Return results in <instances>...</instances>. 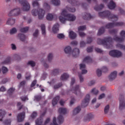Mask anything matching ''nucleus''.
Masks as SVG:
<instances>
[{"label":"nucleus","instance_id":"nucleus-41","mask_svg":"<svg viewBox=\"0 0 125 125\" xmlns=\"http://www.w3.org/2000/svg\"><path fill=\"white\" fill-rule=\"evenodd\" d=\"M104 8V5L103 4H101L99 7H95L94 9L97 11H98V10H101V9H102Z\"/></svg>","mask_w":125,"mask_h":125},{"label":"nucleus","instance_id":"nucleus-51","mask_svg":"<svg viewBox=\"0 0 125 125\" xmlns=\"http://www.w3.org/2000/svg\"><path fill=\"white\" fill-rule=\"evenodd\" d=\"M95 50L96 52H98V53H103V51L99 48H95Z\"/></svg>","mask_w":125,"mask_h":125},{"label":"nucleus","instance_id":"nucleus-21","mask_svg":"<svg viewBox=\"0 0 125 125\" xmlns=\"http://www.w3.org/2000/svg\"><path fill=\"white\" fill-rule=\"evenodd\" d=\"M56 16V15H54L52 14H48L46 16V19L48 21H52V20H53V18Z\"/></svg>","mask_w":125,"mask_h":125},{"label":"nucleus","instance_id":"nucleus-3","mask_svg":"<svg viewBox=\"0 0 125 125\" xmlns=\"http://www.w3.org/2000/svg\"><path fill=\"white\" fill-rule=\"evenodd\" d=\"M99 15L100 17H102V18L105 17L106 18H108L109 20L111 19L113 22L114 21H117V20H118V16L111 14L109 11L99 13Z\"/></svg>","mask_w":125,"mask_h":125},{"label":"nucleus","instance_id":"nucleus-38","mask_svg":"<svg viewBox=\"0 0 125 125\" xmlns=\"http://www.w3.org/2000/svg\"><path fill=\"white\" fill-rule=\"evenodd\" d=\"M2 73L3 74H6V73H7L8 72V69L6 67L3 66L2 67Z\"/></svg>","mask_w":125,"mask_h":125},{"label":"nucleus","instance_id":"nucleus-22","mask_svg":"<svg viewBox=\"0 0 125 125\" xmlns=\"http://www.w3.org/2000/svg\"><path fill=\"white\" fill-rule=\"evenodd\" d=\"M117 78V71H114L109 76V80H114Z\"/></svg>","mask_w":125,"mask_h":125},{"label":"nucleus","instance_id":"nucleus-13","mask_svg":"<svg viewBox=\"0 0 125 125\" xmlns=\"http://www.w3.org/2000/svg\"><path fill=\"white\" fill-rule=\"evenodd\" d=\"M90 98V96L89 94H87L84 99V100L82 101V107H86L87 105H88V103H89V99Z\"/></svg>","mask_w":125,"mask_h":125},{"label":"nucleus","instance_id":"nucleus-42","mask_svg":"<svg viewBox=\"0 0 125 125\" xmlns=\"http://www.w3.org/2000/svg\"><path fill=\"white\" fill-rule=\"evenodd\" d=\"M109 33L111 35H116L117 33H118V30L117 29H112L111 30H109Z\"/></svg>","mask_w":125,"mask_h":125},{"label":"nucleus","instance_id":"nucleus-31","mask_svg":"<svg viewBox=\"0 0 125 125\" xmlns=\"http://www.w3.org/2000/svg\"><path fill=\"white\" fill-rule=\"evenodd\" d=\"M51 2L52 4H54V5H55L56 6L60 4V0H52Z\"/></svg>","mask_w":125,"mask_h":125},{"label":"nucleus","instance_id":"nucleus-34","mask_svg":"<svg viewBox=\"0 0 125 125\" xmlns=\"http://www.w3.org/2000/svg\"><path fill=\"white\" fill-rule=\"evenodd\" d=\"M18 37L20 38L21 42H24L25 41V39H26V36H25L24 34H20L18 35Z\"/></svg>","mask_w":125,"mask_h":125},{"label":"nucleus","instance_id":"nucleus-11","mask_svg":"<svg viewBox=\"0 0 125 125\" xmlns=\"http://www.w3.org/2000/svg\"><path fill=\"white\" fill-rule=\"evenodd\" d=\"M124 25L123 22H113L112 23H109L105 26L106 29H111L116 26H123Z\"/></svg>","mask_w":125,"mask_h":125},{"label":"nucleus","instance_id":"nucleus-6","mask_svg":"<svg viewBox=\"0 0 125 125\" xmlns=\"http://www.w3.org/2000/svg\"><path fill=\"white\" fill-rule=\"evenodd\" d=\"M16 1H19L20 3L21 4L22 7L21 9L23 11H29L31 7L30 4L26 0H16Z\"/></svg>","mask_w":125,"mask_h":125},{"label":"nucleus","instance_id":"nucleus-60","mask_svg":"<svg viewBox=\"0 0 125 125\" xmlns=\"http://www.w3.org/2000/svg\"><path fill=\"white\" fill-rule=\"evenodd\" d=\"M67 10H69L70 12H75V11H76V9H75V8H69L67 9Z\"/></svg>","mask_w":125,"mask_h":125},{"label":"nucleus","instance_id":"nucleus-56","mask_svg":"<svg viewBox=\"0 0 125 125\" xmlns=\"http://www.w3.org/2000/svg\"><path fill=\"white\" fill-rule=\"evenodd\" d=\"M14 90H15V89L13 88H10L8 90V93L9 94H10L11 93H12V92H13V91H14Z\"/></svg>","mask_w":125,"mask_h":125},{"label":"nucleus","instance_id":"nucleus-25","mask_svg":"<svg viewBox=\"0 0 125 125\" xmlns=\"http://www.w3.org/2000/svg\"><path fill=\"white\" fill-rule=\"evenodd\" d=\"M93 118V115L91 114H89L86 116L84 118V122H87V121H89Z\"/></svg>","mask_w":125,"mask_h":125},{"label":"nucleus","instance_id":"nucleus-36","mask_svg":"<svg viewBox=\"0 0 125 125\" xmlns=\"http://www.w3.org/2000/svg\"><path fill=\"white\" fill-rule=\"evenodd\" d=\"M29 30V27H23L21 29V33H26V32H28Z\"/></svg>","mask_w":125,"mask_h":125},{"label":"nucleus","instance_id":"nucleus-23","mask_svg":"<svg viewBox=\"0 0 125 125\" xmlns=\"http://www.w3.org/2000/svg\"><path fill=\"white\" fill-rule=\"evenodd\" d=\"M92 62V60L89 56L86 57L83 60V63H87V64L91 63Z\"/></svg>","mask_w":125,"mask_h":125},{"label":"nucleus","instance_id":"nucleus-14","mask_svg":"<svg viewBox=\"0 0 125 125\" xmlns=\"http://www.w3.org/2000/svg\"><path fill=\"white\" fill-rule=\"evenodd\" d=\"M71 91L76 95H82V93L81 92V90L80 89V86H79V85H77L74 87H73L71 89Z\"/></svg>","mask_w":125,"mask_h":125},{"label":"nucleus","instance_id":"nucleus-61","mask_svg":"<svg viewBox=\"0 0 125 125\" xmlns=\"http://www.w3.org/2000/svg\"><path fill=\"white\" fill-rule=\"evenodd\" d=\"M79 79L80 80V82L83 83V78L82 74H79Z\"/></svg>","mask_w":125,"mask_h":125},{"label":"nucleus","instance_id":"nucleus-16","mask_svg":"<svg viewBox=\"0 0 125 125\" xmlns=\"http://www.w3.org/2000/svg\"><path fill=\"white\" fill-rule=\"evenodd\" d=\"M18 122L19 123H21V122H23L24 121V119H25V112H23L18 114Z\"/></svg>","mask_w":125,"mask_h":125},{"label":"nucleus","instance_id":"nucleus-57","mask_svg":"<svg viewBox=\"0 0 125 125\" xmlns=\"http://www.w3.org/2000/svg\"><path fill=\"white\" fill-rule=\"evenodd\" d=\"M43 7H45V8H47V9H49V8H50V6L48 4H47V3H44Z\"/></svg>","mask_w":125,"mask_h":125},{"label":"nucleus","instance_id":"nucleus-46","mask_svg":"<svg viewBox=\"0 0 125 125\" xmlns=\"http://www.w3.org/2000/svg\"><path fill=\"white\" fill-rule=\"evenodd\" d=\"M58 73H59V70L56 69L52 71V74L54 75V76H56V75L58 74Z\"/></svg>","mask_w":125,"mask_h":125},{"label":"nucleus","instance_id":"nucleus-18","mask_svg":"<svg viewBox=\"0 0 125 125\" xmlns=\"http://www.w3.org/2000/svg\"><path fill=\"white\" fill-rule=\"evenodd\" d=\"M52 31L54 34H56V33H58V31H59V24L58 23L55 24L53 26Z\"/></svg>","mask_w":125,"mask_h":125},{"label":"nucleus","instance_id":"nucleus-62","mask_svg":"<svg viewBox=\"0 0 125 125\" xmlns=\"http://www.w3.org/2000/svg\"><path fill=\"white\" fill-rule=\"evenodd\" d=\"M37 84V80H34L31 83V87H34L35 85Z\"/></svg>","mask_w":125,"mask_h":125},{"label":"nucleus","instance_id":"nucleus-19","mask_svg":"<svg viewBox=\"0 0 125 125\" xmlns=\"http://www.w3.org/2000/svg\"><path fill=\"white\" fill-rule=\"evenodd\" d=\"M109 9H114L116 7V3L114 2L113 0H111L107 5Z\"/></svg>","mask_w":125,"mask_h":125},{"label":"nucleus","instance_id":"nucleus-7","mask_svg":"<svg viewBox=\"0 0 125 125\" xmlns=\"http://www.w3.org/2000/svg\"><path fill=\"white\" fill-rule=\"evenodd\" d=\"M59 112L60 115L58 117L57 121L59 124L61 125V124H63V122H64V118H63V116L61 115V114H66V113H67V109L64 108H60L59 109Z\"/></svg>","mask_w":125,"mask_h":125},{"label":"nucleus","instance_id":"nucleus-48","mask_svg":"<svg viewBox=\"0 0 125 125\" xmlns=\"http://www.w3.org/2000/svg\"><path fill=\"white\" fill-rule=\"evenodd\" d=\"M65 37V36L64 35V34H59L57 35V38L58 39H64V38Z\"/></svg>","mask_w":125,"mask_h":125},{"label":"nucleus","instance_id":"nucleus-58","mask_svg":"<svg viewBox=\"0 0 125 125\" xmlns=\"http://www.w3.org/2000/svg\"><path fill=\"white\" fill-rule=\"evenodd\" d=\"M33 36L34 37H35L39 36V30L38 29H36L35 30V33L33 34Z\"/></svg>","mask_w":125,"mask_h":125},{"label":"nucleus","instance_id":"nucleus-26","mask_svg":"<svg viewBox=\"0 0 125 125\" xmlns=\"http://www.w3.org/2000/svg\"><path fill=\"white\" fill-rule=\"evenodd\" d=\"M92 17L90 15V14L86 13L84 14V16L83 17V19L84 20H89L90 19H91Z\"/></svg>","mask_w":125,"mask_h":125},{"label":"nucleus","instance_id":"nucleus-50","mask_svg":"<svg viewBox=\"0 0 125 125\" xmlns=\"http://www.w3.org/2000/svg\"><path fill=\"white\" fill-rule=\"evenodd\" d=\"M9 63H10V59L8 58L2 62V64H9Z\"/></svg>","mask_w":125,"mask_h":125},{"label":"nucleus","instance_id":"nucleus-47","mask_svg":"<svg viewBox=\"0 0 125 125\" xmlns=\"http://www.w3.org/2000/svg\"><path fill=\"white\" fill-rule=\"evenodd\" d=\"M28 65H30L31 67H35L36 65V63L33 61H29L28 62Z\"/></svg>","mask_w":125,"mask_h":125},{"label":"nucleus","instance_id":"nucleus-5","mask_svg":"<svg viewBox=\"0 0 125 125\" xmlns=\"http://www.w3.org/2000/svg\"><path fill=\"white\" fill-rule=\"evenodd\" d=\"M45 12L42 9L38 8L37 10L33 9L32 11V14L33 16H37L38 14L39 18L40 19H42L44 17V14Z\"/></svg>","mask_w":125,"mask_h":125},{"label":"nucleus","instance_id":"nucleus-4","mask_svg":"<svg viewBox=\"0 0 125 125\" xmlns=\"http://www.w3.org/2000/svg\"><path fill=\"white\" fill-rule=\"evenodd\" d=\"M64 52L66 54H72L73 57H78L80 55V50L78 48L74 49L72 52V49L70 46H67L64 48Z\"/></svg>","mask_w":125,"mask_h":125},{"label":"nucleus","instance_id":"nucleus-40","mask_svg":"<svg viewBox=\"0 0 125 125\" xmlns=\"http://www.w3.org/2000/svg\"><path fill=\"white\" fill-rule=\"evenodd\" d=\"M53 59V55L52 53H49L48 55V61L50 62Z\"/></svg>","mask_w":125,"mask_h":125},{"label":"nucleus","instance_id":"nucleus-24","mask_svg":"<svg viewBox=\"0 0 125 125\" xmlns=\"http://www.w3.org/2000/svg\"><path fill=\"white\" fill-rule=\"evenodd\" d=\"M7 25H14L15 24V20L12 18H9L7 21Z\"/></svg>","mask_w":125,"mask_h":125},{"label":"nucleus","instance_id":"nucleus-43","mask_svg":"<svg viewBox=\"0 0 125 125\" xmlns=\"http://www.w3.org/2000/svg\"><path fill=\"white\" fill-rule=\"evenodd\" d=\"M91 92V93H93V94H95V95H96L97 94H98L99 91L95 88H93V89H92Z\"/></svg>","mask_w":125,"mask_h":125},{"label":"nucleus","instance_id":"nucleus-63","mask_svg":"<svg viewBox=\"0 0 125 125\" xmlns=\"http://www.w3.org/2000/svg\"><path fill=\"white\" fill-rule=\"evenodd\" d=\"M102 71L104 72H107V71H108V68L106 66H104L102 68Z\"/></svg>","mask_w":125,"mask_h":125},{"label":"nucleus","instance_id":"nucleus-27","mask_svg":"<svg viewBox=\"0 0 125 125\" xmlns=\"http://www.w3.org/2000/svg\"><path fill=\"white\" fill-rule=\"evenodd\" d=\"M5 116V111L3 110L0 109V122L2 121V118Z\"/></svg>","mask_w":125,"mask_h":125},{"label":"nucleus","instance_id":"nucleus-29","mask_svg":"<svg viewBox=\"0 0 125 125\" xmlns=\"http://www.w3.org/2000/svg\"><path fill=\"white\" fill-rule=\"evenodd\" d=\"M59 96H57L55 98L53 99L52 101V105L53 106H55L56 104H57L58 101H59Z\"/></svg>","mask_w":125,"mask_h":125},{"label":"nucleus","instance_id":"nucleus-28","mask_svg":"<svg viewBox=\"0 0 125 125\" xmlns=\"http://www.w3.org/2000/svg\"><path fill=\"white\" fill-rule=\"evenodd\" d=\"M69 78V75L67 73H64L62 74L61 77V80L62 81H66Z\"/></svg>","mask_w":125,"mask_h":125},{"label":"nucleus","instance_id":"nucleus-49","mask_svg":"<svg viewBox=\"0 0 125 125\" xmlns=\"http://www.w3.org/2000/svg\"><path fill=\"white\" fill-rule=\"evenodd\" d=\"M116 46L117 47H119L120 48H121V49H124V50H125V46L120 44H117Z\"/></svg>","mask_w":125,"mask_h":125},{"label":"nucleus","instance_id":"nucleus-32","mask_svg":"<svg viewBox=\"0 0 125 125\" xmlns=\"http://www.w3.org/2000/svg\"><path fill=\"white\" fill-rule=\"evenodd\" d=\"M104 32H105V29L104 28V27H102L99 30L97 35L98 36H101L102 34H104Z\"/></svg>","mask_w":125,"mask_h":125},{"label":"nucleus","instance_id":"nucleus-64","mask_svg":"<svg viewBox=\"0 0 125 125\" xmlns=\"http://www.w3.org/2000/svg\"><path fill=\"white\" fill-rule=\"evenodd\" d=\"M104 97H105V94L103 93L99 96L98 99H102L103 98H104Z\"/></svg>","mask_w":125,"mask_h":125},{"label":"nucleus","instance_id":"nucleus-20","mask_svg":"<svg viewBox=\"0 0 125 125\" xmlns=\"http://www.w3.org/2000/svg\"><path fill=\"white\" fill-rule=\"evenodd\" d=\"M69 38L71 40H75V39L77 38V34H76V33L74 32V31H69Z\"/></svg>","mask_w":125,"mask_h":125},{"label":"nucleus","instance_id":"nucleus-10","mask_svg":"<svg viewBox=\"0 0 125 125\" xmlns=\"http://www.w3.org/2000/svg\"><path fill=\"white\" fill-rule=\"evenodd\" d=\"M120 36L121 38H119V37L115 36L114 37V40L115 42H123L124 40H125V31L122 30L120 33Z\"/></svg>","mask_w":125,"mask_h":125},{"label":"nucleus","instance_id":"nucleus-44","mask_svg":"<svg viewBox=\"0 0 125 125\" xmlns=\"http://www.w3.org/2000/svg\"><path fill=\"white\" fill-rule=\"evenodd\" d=\"M110 109V106L109 105H107L104 107V113L105 114H107L109 112V110Z\"/></svg>","mask_w":125,"mask_h":125},{"label":"nucleus","instance_id":"nucleus-9","mask_svg":"<svg viewBox=\"0 0 125 125\" xmlns=\"http://www.w3.org/2000/svg\"><path fill=\"white\" fill-rule=\"evenodd\" d=\"M109 55L112 57H121L123 54L119 50H113L109 52Z\"/></svg>","mask_w":125,"mask_h":125},{"label":"nucleus","instance_id":"nucleus-33","mask_svg":"<svg viewBox=\"0 0 125 125\" xmlns=\"http://www.w3.org/2000/svg\"><path fill=\"white\" fill-rule=\"evenodd\" d=\"M41 30L42 31V34L43 36H45V26L44 24H42L41 26Z\"/></svg>","mask_w":125,"mask_h":125},{"label":"nucleus","instance_id":"nucleus-2","mask_svg":"<svg viewBox=\"0 0 125 125\" xmlns=\"http://www.w3.org/2000/svg\"><path fill=\"white\" fill-rule=\"evenodd\" d=\"M98 44H103L106 48H112L113 47V39L110 37H107L104 40L98 39L97 41Z\"/></svg>","mask_w":125,"mask_h":125},{"label":"nucleus","instance_id":"nucleus-30","mask_svg":"<svg viewBox=\"0 0 125 125\" xmlns=\"http://www.w3.org/2000/svg\"><path fill=\"white\" fill-rule=\"evenodd\" d=\"M81 112V107L80 106L77 107L73 110V115H77Z\"/></svg>","mask_w":125,"mask_h":125},{"label":"nucleus","instance_id":"nucleus-39","mask_svg":"<svg viewBox=\"0 0 125 125\" xmlns=\"http://www.w3.org/2000/svg\"><path fill=\"white\" fill-rule=\"evenodd\" d=\"M17 32V29H16V28H13L10 31V35H13V34H15Z\"/></svg>","mask_w":125,"mask_h":125},{"label":"nucleus","instance_id":"nucleus-59","mask_svg":"<svg viewBox=\"0 0 125 125\" xmlns=\"http://www.w3.org/2000/svg\"><path fill=\"white\" fill-rule=\"evenodd\" d=\"M21 101H26V100H28V97L27 96L21 97Z\"/></svg>","mask_w":125,"mask_h":125},{"label":"nucleus","instance_id":"nucleus-15","mask_svg":"<svg viewBox=\"0 0 125 125\" xmlns=\"http://www.w3.org/2000/svg\"><path fill=\"white\" fill-rule=\"evenodd\" d=\"M86 29V26L85 25L81 26L78 27V32L79 33V35L81 38H83V37H85V34L82 32L83 31H84V30Z\"/></svg>","mask_w":125,"mask_h":125},{"label":"nucleus","instance_id":"nucleus-1","mask_svg":"<svg viewBox=\"0 0 125 125\" xmlns=\"http://www.w3.org/2000/svg\"><path fill=\"white\" fill-rule=\"evenodd\" d=\"M67 10H63L61 16L59 17V20L61 23L64 24L66 21H75L76 17L73 15L68 14Z\"/></svg>","mask_w":125,"mask_h":125},{"label":"nucleus","instance_id":"nucleus-45","mask_svg":"<svg viewBox=\"0 0 125 125\" xmlns=\"http://www.w3.org/2000/svg\"><path fill=\"white\" fill-rule=\"evenodd\" d=\"M96 73L98 77H100L102 75V70H101V69H98L97 70Z\"/></svg>","mask_w":125,"mask_h":125},{"label":"nucleus","instance_id":"nucleus-54","mask_svg":"<svg viewBox=\"0 0 125 125\" xmlns=\"http://www.w3.org/2000/svg\"><path fill=\"white\" fill-rule=\"evenodd\" d=\"M62 86V83H60L59 84H57V85H55L54 86V89H57V88H59V87H61V86Z\"/></svg>","mask_w":125,"mask_h":125},{"label":"nucleus","instance_id":"nucleus-17","mask_svg":"<svg viewBox=\"0 0 125 125\" xmlns=\"http://www.w3.org/2000/svg\"><path fill=\"white\" fill-rule=\"evenodd\" d=\"M86 67L85 64L83 63L80 64V69L82 70V75H84L87 73V70L85 69Z\"/></svg>","mask_w":125,"mask_h":125},{"label":"nucleus","instance_id":"nucleus-55","mask_svg":"<svg viewBox=\"0 0 125 125\" xmlns=\"http://www.w3.org/2000/svg\"><path fill=\"white\" fill-rule=\"evenodd\" d=\"M93 50V47H89L87 48V52H92Z\"/></svg>","mask_w":125,"mask_h":125},{"label":"nucleus","instance_id":"nucleus-8","mask_svg":"<svg viewBox=\"0 0 125 125\" xmlns=\"http://www.w3.org/2000/svg\"><path fill=\"white\" fill-rule=\"evenodd\" d=\"M21 12L20 11V8H15L13 9H12L8 13V16L9 17L11 16H19L20 15Z\"/></svg>","mask_w":125,"mask_h":125},{"label":"nucleus","instance_id":"nucleus-37","mask_svg":"<svg viewBox=\"0 0 125 125\" xmlns=\"http://www.w3.org/2000/svg\"><path fill=\"white\" fill-rule=\"evenodd\" d=\"M3 124L4 125H10L11 124V120H6L3 122Z\"/></svg>","mask_w":125,"mask_h":125},{"label":"nucleus","instance_id":"nucleus-53","mask_svg":"<svg viewBox=\"0 0 125 125\" xmlns=\"http://www.w3.org/2000/svg\"><path fill=\"white\" fill-rule=\"evenodd\" d=\"M26 80H30L31 79V74L30 73H27L25 76Z\"/></svg>","mask_w":125,"mask_h":125},{"label":"nucleus","instance_id":"nucleus-35","mask_svg":"<svg viewBox=\"0 0 125 125\" xmlns=\"http://www.w3.org/2000/svg\"><path fill=\"white\" fill-rule=\"evenodd\" d=\"M32 5L34 7H36V6H37L38 8L40 7V4H39V2L37 1H33L32 2Z\"/></svg>","mask_w":125,"mask_h":125},{"label":"nucleus","instance_id":"nucleus-52","mask_svg":"<svg viewBox=\"0 0 125 125\" xmlns=\"http://www.w3.org/2000/svg\"><path fill=\"white\" fill-rule=\"evenodd\" d=\"M50 125H58V124L56 122V118L54 117L53 119V124H51Z\"/></svg>","mask_w":125,"mask_h":125},{"label":"nucleus","instance_id":"nucleus-12","mask_svg":"<svg viewBox=\"0 0 125 125\" xmlns=\"http://www.w3.org/2000/svg\"><path fill=\"white\" fill-rule=\"evenodd\" d=\"M119 101H120L119 109L120 110H122L123 108H125V98L124 97V95H120Z\"/></svg>","mask_w":125,"mask_h":125}]
</instances>
